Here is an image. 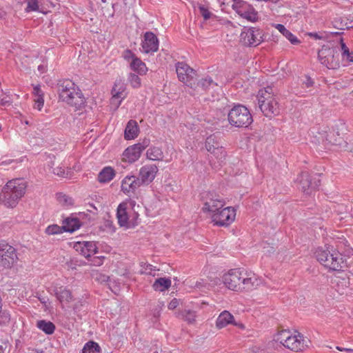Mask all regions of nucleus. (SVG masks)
<instances>
[{
	"instance_id": "obj_1",
	"label": "nucleus",
	"mask_w": 353,
	"mask_h": 353,
	"mask_svg": "<svg viewBox=\"0 0 353 353\" xmlns=\"http://www.w3.org/2000/svg\"><path fill=\"white\" fill-rule=\"evenodd\" d=\"M26 189V183L19 179L8 181L3 188L0 200L8 208H14L19 199L24 195Z\"/></svg>"
},
{
	"instance_id": "obj_2",
	"label": "nucleus",
	"mask_w": 353,
	"mask_h": 353,
	"mask_svg": "<svg viewBox=\"0 0 353 353\" xmlns=\"http://www.w3.org/2000/svg\"><path fill=\"white\" fill-rule=\"evenodd\" d=\"M258 103L260 110L267 117H273L280 113L279 105L272 94V88L267 87L261 90L258 95Z\"/></svg>"
},
{
	"instance_id": "obj_3",
	"label": "nucleus",
	"mask_w": 353,
	"mask_h": 353,
	"mask_svg": "<svg viewBox=\"0 0 353 353\" xmlns=\"http://www.w3.org/2000/svg\"><path fill=\"white\" fill-rule=\"evenodd\" d=\"M228 120L236 128H247L253 122L250 110L243 105H234L228 113Z\"/></svg>"
},
{
	"instance_id": "obj_4",
	"label": "nucleus",
	"mask_w": 353,
	"mask_h": 353,
	"mask_svg": "<svg viewBox=\"0 0 353 353\" xmlns=\"http://www.w3.org/2000/svg\"><path fill=\"white\" fill-rule=\"evenodd\" d=\"M318 58L321 63L328 69L335 70L340 66L339 54L336 48L323 46L318 52Z\"/></svg>"
},
{
	"instance_id": "obj_5",
	"label": "nucleus",
	"mask_w": 353,
	"mask_h": 353,
	"mask_svg": "<svg viewBox=\"0 0 353 353\" xmlns=\"http://www.w3.org/2000/svg\"><path fill=\"white\" fill-rule=\"evenodd\" d=\"M18 259L16 249L8 243L0 244V273L11 268Z\"/></svg>"
},
{
	"instance_id": "obj_6",
	"label": "nucleus",
	"mask_w": 353,
	"mask_h": 353,
	"mask_svg": "<svg viewBox=\"0 0 353 353\" xmlns=\"http://www.w3.org/2000/svg\"><path fill=\"white\" fill-rule=\"evenodd\" d=\"M263 41L262 30L259 28L244 27L240 35L241 43L248 47H255Z\"/></svg>"
},
{
	"instance_id": "obj_7",
	"label": "nucleus",
	"mask_w": 353,
	"mask_h": 353,
	"mask_svg": "<svg viewBox=\"0 0 353 353\" xmlns=\"http://www.w3.org/2000/svg\"><path fill=\"white\" fill-rule=\"evenodd\" d=\"M150 140L145 138L141 142L127 148L123 153V161L132 163L137 161L142 152L150 145Z\"/></svg>"
},
{
	"instance_id": "obj_8",
	"label": "nucleus",
	"mask_w": 353,
	"mask_h": 353,
	"mask_svg": "<svg viewBox=\"0 0 353 353\" xmlns=\"http://www.w3.org/2000/svg\"><path fill=\"white\" fill-rule=\"evenodd\" d=\"M246 275V271L240 269H233L224 274L223 281L225 286L234 291H240L242 279Z\"/></svg>"
},
{
	"instance_id": "obj_9",
	"label": "nucleus",
	"mask_w": 353,
	"mask_h": 353,
	"mask_svg": "<svg viewBox=\"0 0 353 353\" xmlns=\"http://www.w3.org/2000/svg\"><path fill=\"white\" fill-rule=\"evenodd\" d=\"M202 198L204 202L203 208L204 212H210L213 214L225 205L223 199L213 192H205L203 194Z\"/></svg>"
},
{
	"instance_id": "obj_10",
	"label": "nucleus",
	"mask_w": 353,
	"mask_h": 353,
	"mask_svg": "<svg viewBox=\"0 0 353 353\" xmlns=\"http://www.w3.org/2000/svg\"><path fill=\"white\" fill-rule=\"evenodd\" d=\"M235 210L232 207H227L216 211L212 216L214 224L218 226H228L235 218Z\"/></svg>"
},
{
	"instance_id": "obj_11",
	"label": "nucleus",
	"mask_w": 353,
	"mask_h": 353,
	"mask_svg": "<svg viewBox=\"0 0 353 353\" xmlns=\"http://www.w3.org/2000/svg\"><path fill=\"white\" fill-rule=\"evenodd\" d=\"M60 99L77 109L81 108L85 103L82 92L76 85L69 92L62 94Z\"/></svg>"
},
{
	"instance_id": "obj_12",
	"label": "nucleus",
	"mask_w": 353,
	"mask_h": 353,
	"mask_svg": "<svg viewBox=\"0 0 353 353\" xmlns=\"http://www.w3.org/2000/svg\"><path fill=\"white\" fill-rule=\"evenodd\" d=\"M296 181L299 183L302 191L307 194H310V190H315L320 185V180L316 178L312 179L307 172H302Z\"/></svg>"
},
{
	"instance_id": "obj_13",
	"label": "nucleus",
	"mask_w": 353,
	"mask_h": 353,
	"mask_svg": "<svg viewBox=\"0 0 353 353\" xmlns=\"http://www.w3.org/2000/svg\"><path fill=\"white\" fill-rule=\"evenodd\" d=\"M347 267L346 260L337 250L331 248V258L327 261L325 268L332 271H342Z\"/></svg>"
},
{
	"instance_id": "obj_14",
	"label": "nucleus",
	"mask_w": 353,
	"mask_h": 353,
	"mask_svg": "<svg viewBox=\"0 0 353 353\" xmlns=\"http://www.w3.org/2000/svg\"><path fill=\"white\" fill-rule=\"evenodd\" d=\"M236 9V12L243 18L254 22L258 19V13L254 8L245 1H240L233 6Z\"/></svg>"
},
{
	"instance_id": "obj_15",
	"label": "nucleus",
	"mask_w": 353,
	"mask_h": 353,
	"mask_svg": "<svg viewBox=\"0 0 353 353\" xmlns=\"http://www.w3.org/2000/svg\"><path fill=\"white\" fill-rule=\"evenodd\" d=\"M176 71L179 79L187 85L192 87V81L193 80V75L195 74V71L183 62L176 63Z\"/></svg>"
},
{
	"instance_id": "obj_16",
	"label": "nucleus",
	"mask_w": 353,
	"mask_h": 353,
	"mask_svg": "<svg viewBox=\"0 0 353 353\" xmlns=\"http://www.w3.org/2000/svg\"><path fill=\"white\" fill-rule=\"evenodd\" d=\"M205 148L211 154L217 159H222L225 157V152L218 137L215 134L209 136L205 141Z\"/></svg>"
},
{
	"instance_id": "obj_17",
	"label": "nucleus",
	"mask_w": 353,
	"mask_h": 353,
	"mask_svg": "<svg viewBox=\"0 0 353 353\" xmlns=\"http://www.w3.org/2000/svg\"><path fill=\"white\" fill-rule=\"evenodd\" d=\"M125 85L121 80L117 79L112 89V97L111 98V104L114 105L115 109H117L121 103V101L125 97Z\"/></svg>"
},
{
	"instance_id": "obj_18",
	"label": "nucleus",
	"mask_w": 353,
	"mask_h": 353,
	"mask_svg": "<svg viewBox=\"0 0 353 353\" xmlns=\"http://www.w3.org/2000/svg\"><path fill=\"white\" fill-rule=\"evenodd\" d=\"M158 168L154 164L145 165L139 171V180L141 185H148L155 178L158 172Z\"/></svg>"
},
{
	"instance_id": "obj_19",
	"label": "nucleus",
	"mask_w": 353,
	"mask_h": 353,
	"mask_svg": "<svg viewBox=\"0 0 353 353\" xmlns=\"http://www.w3.org/2000/svg\"><path fill=\"white\" fill-rule=\"evenodd\" d=\"M308 342L310 341H305L302 334L298 333L297 335L292 336L291 334L283 346L292 351L299 352L303 350L305 347H307Z\"/></svg>"
},
{
	"instance_id": "obj_20",
	"label": "nucleus",
	"mask_w": 353,
	"mask_h": 353,
	"mask_svg": "<svg viewBox=\"0 0 353 353\" xmlns=\"http://www.w3.org/2000/svg\"><path fill=\"white\" fill-rule=\"evenodd\" d=\"M127 204L121 203L119 205L117 212V217L118 219V223L121 227L126 228H134L137 223L136 221H129L128 215L126 212Z\"/></svg>"
},
{
	"instance_id": "obj_21",
	"label": "nucleus",
	"mask_w": 353,
	"mask_h": 353,
	"mask_svg": "<svg viewBox=\"0 0 353 353\" xmlns=\"http://www.w3.org/2000/svg\"><path fill=\"white\" fill-rule=\"evenodd\" d=\"M143 50L145 53L154 52L159 48V40L152 32H146L142 43Z\"/></svg>"
},
{
	"instance_id": "obj_22",
	"label": "nucleus",
	"mask_w": 353,
	"mask_h": 353,
	"mask_svg": "<svg viewBox=\"0 0 353 353\" xmlns=\"http://www.w3.org/2000/svg\"><path fill=\"white\" fill-rule=\"evenodd\" d=\"M312 137L311 141L316 145L323 144H337L339 141L335 140L332 141V137L334 136L333 132H312Z\"/></svg>"
},
{
	"instance_id": "obj_23",
	"label": "nucleus",
	"mask_w": 353,
	"mask_h": 353,
	"mask_svg": "<svg viewBox=\"0 0 353 353\" xmlns=\"http://www.w3.org/2000/svg\"><path fill=\"white\" fill-rule=\"evenodd\" d=\"M141 185L139 177L134 175L126 176L121 182V191L125 194L134 193Z\"/></svg>"
},
{
	"instance_id": "obj_24",
	"label": "nucleus",
	"mask_w": 353,
	"mask_h": 353,
	"mask_svg": "<svg viewBox=\"0 0 353 353\" xmlns=\"http://www.w3.org/2000/svg\"><path fill=\"white\" fill-rule=\"evenodd\" d=\"M261 281L253 273H248L243 276L241 285V290H252L261 284Z\"/></svg>"
},
{
	"instance_id": "obj_25",
	"label": "nucleus",
	"mask_w": 353,
	"mask_h": 353,
	"mask_svg": "<svg viewBox=\"0 0 353 353\" xmlns=\"http://www.w3.org/2000/svg\"><path fill=\"white\" fill-rule=\"evenodd\" d=\"M234 316L227 310L223 311L218 316L216 321V327L222 329L233 323Z\"/></svg>"
},
{
	"instance_id": "obj_26",
	"label": "nucleus",
	"mask_w": 353,
	"mask_h": 353,
	"mask_svg": "<svg viewBox=\"0 0 353 353\" xmlns=\"http://www.w3.org/2000/svg\"><path fill=\"white\" fill-rule=\"evenodd\" d=\"M139 126L134 120H130L125 129L124 137L126 140L134 139L138 136Z\"/></svg>"
},
{
	"instance_id": "obj_27",
	"label": "nucleus",
	"mask_w": 353,
	"mask_h": 353,
	"mask_svg": "<svg viewBox=\"0 0 353 353\" xmlns=\"http://www.w3.org/2000/svg\"><path fill=\"white\" fill-rule=\"evenodd\" d=\"M314 255L317 261L325 268L327 261H330L331 258V249L327 247L325 248H318L314 252Z\"/></svg>"
},
{
	"instance_id": "obj_28",
	"label": "nucleus",
	"mask_w": 353,
	"mask_h": 353,
	"mask_svg": "<svg viewBox=\"0 0 353 353\" xmlns=\"http://www.w3.org/2000/svg\"><path fill=\"white\" fill-rule=\"evenodd\" d=\"M55 296L60 302L65 301L70 303L73 301L71 291L63 286L56 290Z\"/></svg>"
},
{
	"instance_id": "obj_29",
	"label": "nucleus",
	"mask_w": 353,
	"mask_h": 353,
	"mask_svg": "<svg viewBox=\"0 0 353 353\" xmlns=\"http://www.w3.org/2000/svg\"><path fill=\"white\" fill-rule=\"evenodd\" d=\"M115 176L114 170L110 167H105L98 174V181L100 183L110 182Z\"/></svg>"
},
{
	"instance_id": "obj_30",
	"label": "nucleus",
	"mask_w": 353,
	"mask_h": 353,
	"mask_svg": "<svg viewBox=\"0 0 353 353\" xmlns=\"http://www.w3.org/2000/svg\"><path fill=\"white\" fill-rule=\"evenodd\" d=\"M171 283L170 278L161 277L155 280L152 288L155 291L163 292L171 286Z\"/></svg>"
},
{
	"instance_id": "obj_31",
	"label": "nucleus",
	"mask_w": 353,
	"mask_h": 353,
	"mask_svg": "<svg viewBox=\"0 0 353 353\" xmlns=\"http://www.w3.org/2000/svg\"><path fill=\"white\" fill-rule=\"evenodd\" d=\"M74 85L75 83L70 79L59 81L57 85L59 99L61 98V95L63 94V93L65 94L72 90V88H74Z\"/></svg>"
},
{
	"instance_id": "obj_32",
	"label": "nucleus",
	"mask_w": 353,
	"mask_h": 353,
	"mask_svg": "<svg viewBox=\"0 0 353 353\" xmlns=\"http://www.w3.org/2000/svg\"><path fill=\"white\" fill-rule=\"evenodd\" d=\"M33 94L35 97L34 108L41 110L44 104L43 92L41 91L39 85H35L33 90Z\"/></svg>"
},
{
	"instance_id": "obj_33",
	"label": "nucleus",
	"mask_w": 353,
	"mask_h": 353,
	"mask_svg": "<svg viewBox=\"0 0 353 353\" xmlns=\"http://www.w3.org/2000/svg\"><path fill=\"white\" fill-rule=\"evenodd\" d=\"M63 232H67L70 233H72L74 232V229H69L67 226H59L57 224L50 225L47 227L46 229V233L48 235H54L61 234Z\"/></svg>"
},
{
	"instance_id": "obj_34",
	"label": "nucleus",
	"mask_w": 353,
	"mask_h": 353,
	"mask_svg": "<svg viewBox=\"0 0 353 353\" xmlns=\"http://www.w3.org/2000/svg\"><path fill=\"white\" fill-rule=\"evenodd\" d=\"M276 28L292 44L296 45L301 43L296 37L285 28L282 24H276Z\"/></svg>"
},
{
	"instance_id": "obj_35",
	"label": "nucleus",
	"mask_w": 353,
	"mask_h": 353,
	"mask_svg": "<svg viewBox=\"0 0 353 353\" xmlns=\"http://www.w3.org/2000/svg\"><path fill=\"white\" fill-rule=\"evenodd\" d=\"M130 68L132 70L137 72L139 74H143L147 71V68L140 59L134 57L130 63Z\"/></svg>"
},
{
	"instance_id": "obj_36",
	"label": "nucleus",
	"mask_w": 353,
	"mask_h": 353,
	"mask_svg": "<svg viewBox=\"0 0 353 353\" xmlns=\"http://www.w3.org/2000/svg\"><path fill=\"white\" fill-rule=\"evenodd\" d=\"M37 326L46 334H53L56 328L53 323L45 320L38 321Z\"/></svg>"
},
{
	"instance_id": "obj_37",
	"label": "nucleus",
	"mask_w": 353,
	"mask_h": 353,
	"mask_svg": "<svg viewBox=\"0 0 353 353\" xmlns=\"http://www.w3.org/2000/svg\"><path fill=\"white\" fill-rule=\"evenodd\" d=\"M148 159L152 161H160L163 158V153L161 148L158 147H152L147 150Z\"/></svg>"
},
{
	"instance_id": "obj_38",
	"label": "nucleus",
	"mask_w": 353,
	"mask_h": 353,
	"mask_svg": "<svg viewBox=\"0 0 353 353\" xmlns=\"http://www.w3.org/2000/svg\"><path fill=\"white\" fill-rule=\"evenodd\" d=\"M217 83L214 82L211 77L202 78L198 81L196 87L201 88L203 90H208L217 86Z\"/></svg>"
},
{
	"instance_id": "obj_39",
	"label": "nucleus",
	"mask_w": 353,
	"mask_h": 353,
	"mask_svg": "<svg viewBox=\"0 0 353 353\" xmlns=\"http://www.w3.org/2000/svg\"><path fill=\"white\" fill-rule=\"evenodd\" d=\"M63 226H67L69 229H74V232L78 230L81 225L80 220L77 217H68L63 221Z\"/></svg>"
},
{
	"instance_id": "obj_40",
	"label": "nucleus",
	"mask_w": 353,
	"mask_h": 353,
	"mask_svg": "<svg viewBox=\"0 0 353 353\" xmlns=\"http://www.w3.org/2000/svg\"><path fill=\"white\" fill-rule=\"evenodd\" d=\"M334 132V136L332 137V141L336 140L339 141V143L334 144V145H340L341 148H343L345 150L349 151V152H353V145L347 143L345 141L342 137H341L340 134L337 132L336 135L335 136L334 130L332 131Z\"/></svg>"
},
{
	"instance_id": "obj_41",
	"label": "nucleus",
	"mask_w": 353,
	"mask_h": 353,
	"mask_svg": "<svg viewBox=\"0 0 353 353\" xmlns=\"http://www.w3.org/2000/svg\"><path fill=\"white\" fill-rule=\"evenodd\" d=\"M101 347L94 341H90L86 343L82 350V353H99Z\"/></svg>"
},
{
	"instance_id": "obj_42",
	"label": "nucleus",
	"mask_w": 353,
	"mask_h": 353,
	"mask_svg": "<svg viewBox=\"0 0 353 353\" xmlns=\"http://www.w3.org/2000/svg\"><path fill=\"white\" fill-rule=\"evenodd\" d=\"M340 46L343 58H345L347 61L353 62V52L350 51L348 47L344 43L343 38H340Z\"/></svg>"
},
{
	"instance_id": "obj_43",
	"label": "nucleus",
	"mask_w": 353,
	"mask_h": 353,
	"mask_svg": "<svg viewBox=\"0 0 353 353\" xmlns=\"http://www.w3.org/2000/svg\"><path fill=\"white\" fill-rule=\"evenodd\" d=\"M181 319L187 321L188 323H193L195 321L196 314L192 310H183L179 314Z\"/></svg>"
},
{
	"instance_id": "obj_44",
	"label": "nucleus",
	"mask_w": 353,
	"mask_h": 353,
	"mask_svg": "<svg viewBox=\"0 0 353 353\" xmlns=\"http://www.w3.org/2000/svg\"><path fill=\"white\" fill-rule=\"evenodd\" d=\"M291 334H292L289 330H281V332H278V334H276V336L274 338V340L276 342H279L281 344H282L283 345H284Z\"/></svg>"
},
{
	"instance_id": "obj_45",
	"label": "nucleus",
	"mask_w": 353,
	"mask_h": 353,
	"mask_svg": "<svg viewBox=\"0 0 353 353\" xmlns=\"http://www.w3.org/2000/svg\"><path fill=\"white\" fill-rule=\"evenodd\" d=\"M11 316L7 310L0 309V327L8 326L10 322Z\"/></svg>"
},
{
	"instance_id": "obj_46",
	"label": "nucleus",
	"mask_w": 353,
	"mask_h": 353,
	"mask_svg": "<svg viewBox=\"0 0 353 353\" xmlns=\"http://www.w3.org/2000/svg\"><path fill=\"white\" fill-rule=\"evenodd\" d=\"M57 199L60 203L62 205L70 206L73 205V200L71 197L66 194L59 192L57 194Z\"/></svg>"
},
{
	"instance_id": "obj_47",
	"label": "nucleus",
	"mask_w": 353,
	"mask_h": 353,
	"mask_svg": "<svg viewBox=\"0 0 353 353\" xmlns=\"http://www.w3.org/2000/svg\"><path fill=\"white\" fill-rule=\"evenodd\" d=\"M23 2L27 4V6L25 8L26 12H30L39 10L38 0H23Z\"/></svg>"
},
{
	"instance_id": "obj_48",
	"label": "nucleus",
	"mask_w": 353,
	"mask_h": 353,
	"mask_svg": "<svg viewBox=\"0 0 353 353\" xmlns=\"http://www.w3.org/2000/svg\"><path fill=\"white\" fill-rule=\"evenodd\" d=\"M81 245L86 246L87 252H88L90 255L98 252V248L97 247L95 243L93 241H83Z\"/></svg>"
},
{
	"instance_id": "obj_49",
	"label": "nucleus",
	"mask_w": 353,
	"mask_h": 353,
	"mask_svg": "<svg viewBox=\"0 0 353 353\" xmlns=\"http://www.w3.org/2000/svg\"><path fill=\"white\" fill-rule=\"evenodd\" d=\"M128 81L133 88H139L141 85V79L134 73H130Z\"/></svg>"
},
{
	"instance_id": "obj_50",
	"label": "nucleus",
	"mask_w": 353,
	"mask_h": 353,
	"mask_svg": "<svg viewBox=\"0 0 353 353\" xmlns=\"http://www.w3.org/2000/svg\"><path fill=\"white\" fill-rule=\"evenodd\" d=\"M81 243L82 242H77L75 245H74V248H76V250L77 251H80L81 252V254L82 255H83L86 259H89L91 257V255L90 254V253L88 252H87V248L86 246H84V245H81Z\"/></svg>"
},
{
	"instance_id": "obj_51",
	"label": "nucleus",
	"mask_w": 353,
	"mask_h": 353,
	"mask_svg": "<svg viewBox=\"0 0 353 353\" xmlns=\"http://www.w3.org/2000/svg\"><path fill=\"white\" fill-rule=\"evenodd\" d=\"M199 10L200 14L203 17L205 20L210 19L212 13L208 10L203 5L199 6Z\"/></svg>"
},
{
	"instance_id": "obj_52",
	"label": "nucleus",
	"mask_w": 353,
	"mask_h": 353,
	"mask_svg": "<svg viewBox=\"0 0 353 353\" xmlns=\"http://www.w3.org/2000/svg\"><path fill=\"white\" fill-rule=\"evenodd\" d=\"M53 173L57 176L67 178L68 172H65V170L61 167H57L53 168Z\"/></svg>"
},
{
	"instance_id": "obj_53",
	"label": "nucleus",
	"mask_w": 353,
	"mask_h": 353,
	"mask_svg": "<svg viewBox=\"0 0 353 353\" xmlns=\"http://www.w3.org/2000/svg\"><path fill=\"white\" fill-rule=\"evenodd\" d=\"M10 345L7 341H1L0 343V353H9Z\"/></svg>"
},
{
	"instance_id": "obj_54",
	"label": "nucleus",
	"mask_w": 353,
	"mask_h": 353,
	"mask_svg": "<svg viewBox=\"0 0 353 353\" xmlns=\"http://www.w3.org/2000/svg\"><path fill=\"white\" fill-rule=\"evenodd\" d=\"M105 259L104 256H94L92 259L90 261H91V265H95V266H99L103 264V259Z\"/></svg>"
},
{
	"instance_id": "obj_55",
	"label": "nucleus",
	"mask_w": 353,
	"mask_h": 353,
	"mask_svg": "<svg viewBox=\"0 0 353 353\" xmlns=\"http://www.w3.org/2000/svg\"><path fill=\"white\" fill-rule=\"evenodd\" d=\"M12 103V101L9 97H5L3 98H0V105L3 106L10 105Z\"/></svg>"
},
{
	"instance_id": "obj_56",
	"label": "nucleus",
	"mask_w": 353,
	"mask_h": 353,
	"mask_svg": "<svg viewBox=\"0 0 353 353\" xmlns=\"http://www.w3.org/2000/svg\"><path fill=\"white\" fill-rule=\"evenodd\" d=\"M123 57L126 60H129L130 59H133L136 57L134 53L130 50H125Z\"/></svg>"
},
{
	"instance_id": "obj_57",
	"label": "nucleus",
	"mask_w": 353,
	"mask_h": 353,
	"mask_svg": "<svg viewBox=\"0 0 353 353\" xmlns=\"http://www.w3.org/2000/svg\"><path fill=\"white\" fill-rule=\"evenodd\" d=\"M178 304H179V303H178L177 299H172L168 304V309L174 310L177 307Z\"/></svg>"
},
{
	"instance_id": "obj_58",
	"label": "nucleus",
	"mask_w": 353,
	"mask_h": 353,
	"mask_svg": "<svg viewBox=\"0 0 353 353\" xmlns=\"http://www.w3.org/2000/svg\"><path fill=\"white\" fill-rule=\"evenodd\" d=\"M305 78H306V81L303 82V84L305 85V87L308 88L312 86L313 83H314L313 80L310 77H307V76H306Z\"/></svg>"
},
{
	"instance_id": "obj_59",
	"label": "nucleus",
	"mask_w": 353,
	"mask_h": 353,
	"mask_svg": "<svg viewBox=\"0 0 353 353\" xmlns=\"http://www.w3.org/2000/svg\"><path fill=\"white\" fill-rule=\"evenodd\" d=\"M336 349L339 351H345L347 353H353V349H350V348H343V347H341L339 346H337L336 347Z\"/></svg>"
},
{
	"instance_id": "obj_60",
	"label": "nucleus",
	"mask_w": 353,
	"mask_h": 353,
	"mask_svg": "<svg viewBox=\"0 0 353 353\" xmlns=\"http://www.w3.org/2000/svg\"><path fill=\"white\" fill-rule=\"evenodd\" d=\"M232 325H235V326H236V327H239V328H240V329H241V330L245 329V325H244L243 323H237V322H236V321H234V319L233 320V323H232Z\"/></svg>"
},
{
	"instance_id": "obj_61",
	"label": "nucleus",
	"mask_w": 353,
	"mask_h": 353,
	"mask_svg": "<svg viewBox=\"0 0 353 353\" xmlns=\"http://www.w3.org/2000/svg\"><path fill=\"white\" fill-rule=\"evenodd\" d=\"M194 286L199 289H201L203 287H205V285L203 283V281H196Z\"/></svg>"
},
{
	"instance_id": "obj_62",
	"label": "nucleus",
	"mask_w": 353,
	"mask_h": 353,
	"mask_svg": "<svg viewBox=\"0 0 353 353\" xmlns=\"http://www.w3.org/2000/svg\"><path fill=\"white\" fill-rule=\"evenodd\" d=\"M68 267L69 268H72V269H74L75 268V265H77V263H73V261H70L69 262H67L66 263Z\"/></svg>"
},
{
	"instance_id": "obj_63",
	"label": "nucleus",
	"mask_w": 353,
	"mask_h": 353,
	"mask_svg": "<svg viewBox=\"0 0 353 353\" xmlns=\"http://www.w3.org/2000/svg\"><path fill=\"white\" fill-rule=\"evenodd\" d=\"M39 300L43 304H46L48 301V299L46 297H39Z\"/></svg>"
},
{
	"instance_id": "obj_64",
	"label": "nucleus",
	"mask_w": 353,
	"mask_h": 353,
	"mask_svg": "<svg viewBox=\"0 0 353 353\" xmlns=\"http://www.w3.org/2000/svg\"><path fill=\"white\" fill-rule=\"evenodd\" d=\"M310 36L314 37L316 39H321V37L318 36L317 33H310Z\"/></svg>"
}]
</instances>
